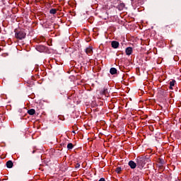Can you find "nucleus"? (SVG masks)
<instances>
[{"label":"nucleus","mask_w":181,"mask_h":181,"mask_svg":"<svg viewBox=\"0 0 181 181\" xmlns=\"http://www.w3.org/2000/svg\"><path fill=\"white\" fill-rule=\"evenodd\" d=\"M136 163L137 165L139 166L140 168H144V166H145V163L143 158H136Z\"/></svg>","instance_id":"obj_2"},{"label":"nucleus","mask_w":181,"mask_h":181,"mask_svg":"<svg viewBox=\"0 0 181 181\" xmlns=\"http://www.w3.org/2000/svg\"><path fill=\"white\" fill-rule=\"evenodd\" d=\"M36 112V110H35V109H30L28 111V114H29V115H35Z\"/></svg>","instance_id":"obj_14"},{"label":"nucleus","mask_w":181,"mask_h":181,"mask_svg":"<svg viewBox=\"0 0 181 181\" xmlns=\"http://www.w3.org/2000/svg\"><path fill=\"white\" fill-rule=\"evenodd\" d=\"M86 52L87 54H93V47H89L86 48Z\"/></svg>","instance_id":"obj_11"},{"label":"nucleus","mask_w":181,"mask_h":181,"mask_svg":"<svg viewBox=\"0 0 181 181\" xmlns=\"http://www.w3.org/2000/svg\"><path fill=\"white\" fill-rule=\"evenodd\" d=\"M110 74H112V76H114V74H117V70L115 68H111L110 69Z\"/></svg>","instance_id":"obj_12"},{"label":"nucleus","mask_w":181,"mask_h":181,"mask_svg":"<svg viewBox=\"0 0 181 181\" xmlns=\"http://www.w3.org/2000/svg\"><path fill=\"white\" fill-rule=\"evenodd\" d=\"M6 167L8 168V169L13 168V163L12 160H8L6 162Z\"/></svg>","instance_id":"obj_10"},{"label":"nucleus","mask_w":181,"mask_h":181,"mask_svg":"<svg viewBox=\"0 0 181 181\" xmlns=\"http://www.w3.org/2000/svg\"><path fill=\"white\" fill-rule=\"evenodd\" d=\"M98 181H105V179L103 178V177H102V178H100Z\"/></svg>","instance_id":"obj_19"},{"label":"nucleus","mask_w":181,"mask_h":181,"mask_svg":"<svg viewBox=\"0 0 181 181\" xmlns=\"http://www.w3.org/2000/svg\"><path fill=\"white\" fill-rule=\"evenodd\" d=\"M124 8H125V4L124 3H122L118 6L119 11H123Z\"/></svg>","instance_id":"obj_13"},{"label":"nucleus","mask_w":181,"mask_h":181,"mask_svg":"<svg viewBox=\"0 0 181 181\" xmlns=\"http://www.w3.org/2000/svg\"><path fill=\"white\" fill-rule=\"evenodd\" d=\"M75 168H76V169H78V168H80V163H76L75 165Z\"/></svg>","instance_id":"obj_18"},{"label":"nucleus","mask_w":181,"mask_h":181,"mask_svg":"<svg viewBox=\"0 0 181 181\" xmlns=\"http://www.w3.org/2000/svg\"><path fill=\"white\" fill-rule=\"evenodd\" d=\"M73 148H74V146L73 145V144L71 143L68 144L67 149L70 150V149H72Z\"/></svg>","instance_id":"obj_16"},{"label":"nucleus","mask_w":181,"mask_h":181,"mask_svg":"<svg viewBox=\"0 0 181 181\" xmlns=\"http://www.w3.org/2000/svg\"><path fill=\"white\" fill-rule=\"evenodd\" d=\"M142 2H144V0H132L133 5H142Z\"/></svg>","instance_id":"obj_6"},{"label":"nucleus","mask_w":181,"mask_h":181,"mask_svg":"<svg viewBox=\"0 0 181 181\" xmlns=\"http://www.w3.org/2000/svg\"><path fill=\"white\" fill-rule=\"evenodd\" d=\"M36 152V150H33V151H32V153H35Z\"/></svg>","instance_id":"obj_20"},{"label":"nucleus","mask_w":181,"mask_h":181,"mask_svg":"<svg viewBox=\"0 0 181 181\" xmlns=\"http://www.w3.org/2000/svg\"><path fill=\"white\" fill-rule=\"evenodd\" d=\"M15 37L19 40H22L26 37V33L23 30H15Z\"/></svg>","instance_id":"obj_1"},{"label":"nucleus","mask_w":181,"mask_h":181,"mask_svg":"<svg viewBox=\"0 0 181 181\" xmlns=\"http://www.w3.org/2000/svg\"><path fill=\"white\" fill-rule=\"evenodd\" d=\"M175 84H176L175 80H172L171 81H170V86H169L170 90H173V87H175Z\"/></svg>","instance_id":"obj_9"},{"label":"nucleus","mask_w":181,"mask_h":181,"mask_svg":"<svg viewBox=\"0 0 181 181\" xmlns=\"http://www.w3.org/2000/svg\"><path fill=\"white\" fill-rule=\"evenodd\" d=\"M49 13H51L52 15H56V13H57V9L56 8H52L49 11Z\"/></svg>","instance_id":"obj_15"},{"label":"nucleus","mask_w":181,"mask_h":181,"mask_svg":"<svg viewBox=\"0 0 181 181\" xmlns=\"http://www.w3.org/2000/svg\"><path fill=\"white\" fill-rule=\"evenodd\" d=\"M129 166H130L131 169H135L136 168V163L132 160L129 162Z\"/></svg>","instance_id":"obj_8"},{"label":"nucleus","mask_w":181,"mask_h":181,"mask_svg":"<svg viewBox=\"0 0 181 181\" xmlns=\"http://www.w3.org/2000/svg\"><path fill=\"white\" fill-rule=\"evenodd\" d=\"M111 46L113 49H118V47H119V42H118V41H112Z\"/></svg>","instance_id":"obj_4"},{"label":"nucleus","mask_w":181,"mask_h":181,"mask_svg":"<svg viewBox=\"0 0 181 181\" xmlns=\"http://www.w3.org/2000/svg\"><path fill=\"white\" fill-rule=\"evenodd\" d=\"M125 53L127 56H131L132 54V47H127L125 49Z\"/></svg>","instance_id":"obj_5"},{"label":"nucleus","mask_w":181,"mask_h":181,"mask_svg":"<svg viewBox=\"0 0 181 181\" xmlns=\"http://www.w3.org/2000/svg\"><path fill=\"white\" fill-rule=\"evenodd\" d=\"M35 49L37 52H40V53H44V52H46V47H45V45H37Z\"/></svg>","instance_id":"obj_3"},{"label":"nucleus","mask_w":181,"mask_h":181,"mask_svg":"<svg viewBox=\"0 0 181 181\" xmlns=\"http://www.w3.org/2000/svg\"><path fill=\"white\" fill-rule=\"evenodd\" d=\"M100 94L102 95H105V97H108V89L104 88L101 91Z\"/></svg>","instance_id":"obj_7"},{"label":"nucleus","mask_w":181,"mask_h":181,"mask_svg":"<svg viewBox=\"0 0 181 181\" xmlns=\"http://www.w3.org/2000/svg\"><path fill=\"white\" fill-rule=\"evenodd\" d=\"M121 168H119V167H117V168H116V172H117V173H121Z\"/></svg>","instance_id":"obj_17"}]
</instances>
